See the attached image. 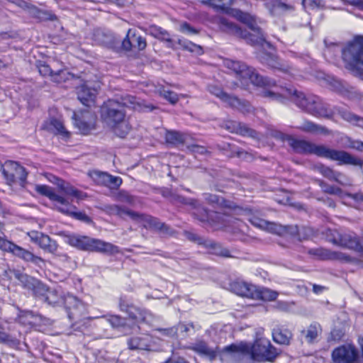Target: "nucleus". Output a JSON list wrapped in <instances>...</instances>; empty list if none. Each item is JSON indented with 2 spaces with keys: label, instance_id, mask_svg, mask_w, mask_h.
<instances>
[{
  "label": "nucleus",
  "instance_id": "nucleus-49",
  "mask_svg": "<svg viewBox=\"0 0 363 363\" xmlns=\"http://www.w3.org/2000/svg\"><path fill=\"white\" fill-rule=\"evenodd\" d=\"M319 185L321 187L323 191L331 195H340L342 193L341 189L339 187L329 185L323 181L319 182Z\"/></svg>",
  "mask_w": 363,
  "mask_h": 363
},
{
  "label": "nucleus",
  "instance_id": "nucleus-43",
  "mask_svg": "<svg viewBox=\"0 0 363 363\" xmlns=\"http://www.w3.org/2000/svg\"><path fill=\"white\" fill-rule=\"evenodd\" d=\"M165 140L167 143L177 145L184 143V137L177 131L168 130L165 134Z\"/></svg>",
  "mask_w": 363,
  "mask_h": 363
},
{
  "label": "nucleus",
  "instance_id": "nucleus-45",
  "mask_svg": "<svg viewBox=\"0 0 363 363\" xmlns=\"http://www.w3.org/2000/svg\"><path fill=\"white\" fill-rule=\"evenodd\" d=\"M299 128L303 131L317 133H324L325 129L322 126H319L312 122L306 121L304 122Z\"/></svg>",
  "mask_w": 363,
  "mask_h": 363
},
{
  "label": "nucleus",
  "instance_id": "nucleus-62",
  "mask_svg": "<svg viewBox=\"0 0 363 363\" xmlns=\"http://www.w3.org/2000/svg\"><path fill=\"white\" fill-rule=\"evenodd\" d=\"M158 330L160 331L162 333V335H166V336H169V337L174 336L177 333V327L158 329Z\"/></svg>",
  "mask_w": 363,
  "mask_h": 363
},
{
  "label": "nucleus",
  "instance_id": "nucleus-23",
  "mask_svg": "<svg viewBox=\"0 0 363 363\" xmlns=\"http://www.w3.org/2000/svg\"><path fill=\"white\" fill-rule=\"evenodd\" d=\"M188 238L191 240L196 241L199 245H204L209 252L212 254L229 257V251L226 249L223 248L219 244L214 242L211 240H207L202 238H199L197 235L194 233H189Z\"/></svg>",
  "mask_w": 363,
  "mask_h": 363
},
{
  "label": "nucleus",
  "instance_id": "nucleus-48",
  "mask_svg": "<svg viewBox=\"0 0 363 363\" xmlns=\"http://www.w3.org/2000/svg\"><path fill=\"white\" fill-rule=\"evenodd\" d=\"M179 43L183 46V48L185 50H189L191 52H194L197 55H201L203 53L202 48L200 45L193 43L191 41L184 40L182 43V41H180Z\"/></svg>",
  "mask_w": 363,
  "mask_h": 363
},
{
  "label": "nucleus",
  "instance_id": "nucleus-35",
  "mask_svg": "<svg viewBox=\"0 0 363 363\" xmlns=\"http://www.w3.org/2000/svg\"><path fill=\"white\" fill-rule=\"evenodd\" d=\"M313 254L321 259L345 260L348 261L349 257L339 252L331 251L327 249H316Z\"/></svg>",
  "mask_w": 363,
  "mask_h": 363
},
{
  "label": "nucleus",
  "instance_id": "nucleus-55",
  "mask_svg": "<svg viewBox=\"0 0 363 363\" xmlns=\"http://www.w3.org/2000/svg\"><path fill=\"white\" fill-rule=\"evenodd\" d=\"M303 4L305 7L314 9L323 7L324 6V0H303Z\"/></svg>",
  "mask_w": 363,
  "mask_h": 363
},
{
  "label": "nucleus",
  "instance_id": "nucleus-18",
  "mask_svg": "<svg viewBox=\"0 0 363 363\" xmlns=\"http://www.w3.org/2000/svg\"><path fill=\"white\" fill-rule=\"evenodd\" d=\"M127 344L132 350L151 351L155 347V340L149 334L133 336L128 340Z\"/></svg>",
  "mask_w": 363,
  "mask_h": 363
},
{
  "label": "nucleus",
  "instance_id": "nucleus-7",
  "mask_svg": "<svg viewBox=\"0 0 363 363\" xmlns=\"http://www.w3.org/2000/svg\"><path fill=\"white\" fill-rule=\"evenodd\" d=\"M65 242L78 250L100 253L116 254L118 246L104 240L74 233H63Z\"/></svg>",
  "mask_w": 363,
  "mask_h": 363
},
{
  "label": "nucleus",
  "instance_id": "nucleus-16",
  "mask_svg": "<svg viewBox=\"0 0 363 363\" xmlns=\"http://www.w3.org/2000/svg\"><path fill=\"white\" fill-rule=\"evenodd\" d=\"M357 357V350L352 345H344L338 347L332 353L334 363H354Z\"/></svg>",
  "mask_w": 363,
  "mask_h": 363
},
{
  "label": "nucleus",
  "instance_id": "nucleus-37",
  "mask_svg": "<svg viewBox=\"0 0 363 363\" xmlns=\"http://www.w3.org/2000/svg\"><path fill=\"white\" fill-rule=\"evenodd\" d=\"M321 332L320 325L317 323L311 324L307 329L303 330L301 334L304 335L308 343H313Z\"/></svg>",
  "mask_w": 363,
  "mask_h": 363
},
{
  "label": "nucleus",
  "instance_id": "nucleus-41",
  "mask_svg": "<svg viewBox=\"0 0 363 363\" xmlns=\"http://www.w3.org/2000/svg\"><path fill=\"white\" fill-rule=\"evenodd\" d=\"M340 114L344 120L363 128V118L346 110L340 111Z\"/></svg>",
  "mask_w": 363,
  "mask_h": 363
},
{
  "label": "nucleus",
  "instance_id": "nucleus-19",
  "mask_svg": "<svg viewBox=\"0 0 363 363\" xmlns=\"http://www.w3.org/2000/svg\"><path fill=\"white\" fill-rule=\"evenodd\" d=\"M189 349L211 361L214 360L218 354L221 358H223L225 354L228 355L230 358V354L229 353L223 352L224 348L220 352L218 347H216L215 349L211 348L203 340L196 341L189 347Z\"/></svg>",
  "mask_w": 363,
  "mask_h": 363
},
{
  "label": "nucleus",
  "instance_id": "nucleus-58",
  "mask_svg": "<svg viewBox=\"0 0 363 363\" xmlns=\"http://www.w3.org/2000/svg\"><path fill=\"white\" fill-rule=\"evenodd\" d=\"M273 3V6L274 9H279L281 11H288L293 9L291 5H289L284 2H282L279 0H272Z\"/></svg>",
  "mask_w": 363,
  "mask_h": 363
},
{
  "label": "nucleus",
  "instance_id": "nucleus-12",
  "mask_svg": "<svg viewBox=\"0 0 363 363\" xmlns=\"http://www.w3.org/2000/svg\"><path fill=\"white\" fill-rule=\"evenodd\" d=\"M327 239L334 245L351 249L363 254V245L355 235L341 233L337 230H329L327 233Z\"/></svg>",
  "mask_w": 363,
  "mask_h": 363
},
{
  "label": "nucleus",
  "instance_id": "nucleus-32",
  "mask_svg": "<svg viewBox=\"0 0 363 363\" xmlns=\"http://www.w3.org/2000/svg\"><path fill=\"white\" fill-rule=\"evenodd\" d=\"M255 285L241 281H235L230 284L231 290L238 296L252 298L255 293Z\"/></svg>",
  "mask_w": 363,
  "mask_h": 363
},
{
  "label": "nucleus",
  "instance_id": "nucleus-9",
  "mask_svg": "<svg viewBox=\"0 0 363 363\" xmlns=\"http://www.w3.org/2000/svg\"><path fill=\"white\" fill-rule=\"evenodd\" d=\"M224 65L231 69L238 77L242 79H249L253 84L264 86L269 90L272 87L277 88L276 82L268 77H264L257 73L252 67L243 62L227 59L224 61Z\"/></svg>",
  "mask_w": 363,
  "mask_h": 363
},
{
  "label": "nucleus",
  "instance_id": "nucleus-57",
  "mask_svg": "<svg viewBox=\"0 0 363 363\" xmlns=\"http://www.w3.org/2000/svg\"><path fill=\"white\" fill-rule=\"evenodd\" d=\"M179 30L188 35H196L198 33V30L192 28L188 23L181 24Z\"/></svg>",
  "mask_w": 363,
  "mask_h": 363
},
{
  "label": "nucleus",
  "instance_id": "nucleus-38",
  "mask_svg": "<svg viewBox=\"0 0 363 363\" xmlns=\"http://www.w3.org/2000/svg\"><path fill=\"white\" fill-rule=\"evenodd\" d=\"M274 342L281 345H289L292 338V333L288 329H274L272 332Z\"/></svg>",
  "mask_w": 363,
  "mask_h": 363
},
{
  "label": "nucleus",
  "instance_id": "nucleus-29",
  "mask_svg": "<svg viewBox=\"0 0 363 363\" xmlns=\"http://www.w3.org/2000/svg\"><path fill=\"white\" fill-rule=\"evenodd\" d=\"M59 211L67 215L74 219L83 221L84 223H90V218L84 212L77 211V208L70 204L67 199H65L64 203L57 206Z\"/></svg>",
  "mask_w": 363,
  "mask_h": 363
},
{
  "label": "nucleus",
  "instance_id": "nucleus-64",
  "mask_svg": "<svg viewBox=\"0 0 363 363\" xmlns=\"http://www.w3.org/2000/svg\"><path fill=\"white\" fill-rule=\"evenodd\" d=\"M190 150L195 154L203 155L207 152V150L205 147L198 145H191L190 147Z\"/></svg>",
  "mask_w": 363,
  "mask_h": 363
},
{
  "label": "nucleus",
  "instance_id": "nucleus-3",
  "mask_svg": "<svg viewBox=\"0 0 363 363\" xmlns=\"http://www.w3.org/2000/svg\"><path fill=\"white\" fill-rule=\"evenodd\" d=\"M274 90H264L262 95L272 101L283 102L286 98H290L299 108L308 113L318 117H330L333 112L318 96L306 94L296 89L272 87Z\"/></svg>",
  "mask_w": 363,
  "mask_h": 363
},
{
  "label": "nucleus",
  "instance_id": "nucleus-54",
  "mask_svg": "<svg viewBox=\"0 0 363 363\" xmlns=\"http://www.w3.org/2000/svg\"><path fill=\"white\" fill-rule=\"evenodd\" d=\"M294 305V302L279 301L276 302L274 307V308H276L278 311H284V312H289L291 310Z\"/></svg>",
  "mask_w": 363,
  "mask_h": 363
},
{
  "label": "nucleus",
  "instance_id": "nucleus-50",
  "mask_svg": "<svg viewBox=\"0 0 363 363\" xmlns=\"http://www.w3.org/2000/svg\"><path fill=\"white\" fill-rule=\"evenodd\" d=\"M113 328H121L125 325V320L119 315H108L104 317Z\"/></svg>",
  "mask_w": 363,
  "mask_h": 363
},
{
  "label": "nucleus",
  "instance_id": "nucleus-6",
  "mask_svg": "<svg viewBox=\"0 0 363 363\" xmlns=\"http://www.w3.org/2000/svg\"><path fill=\"white\" fill-rule=\"evenodd\" d=\"M45 302L53 306H64L70 320H77L84 314L85 306L76 296L60 289H50Z\"/></svg>",
  "mask_w": 363,
  "mask_h": 363
},
{
  "label": "nucleus",
  "instance_id": "nucleus-40",
  "mask_svg": "<svg viewBox=\"0 0 363 363\" xmlns=\"http://www.w3.org/2000/svg\"><path fill=\"white\" fill-rule=\"evenodd\" d=\"M6 323L0 321V342L7 343L12 345L18 344L16 337L8 334L6 331Z\"/></svg>",
  "mask_w": 363,
  "mask_h": 363
},
{
  "label": "nucleus",
  "instance_id": "nucleus-56",
  "mask_svg": "<svg viewBox=\"0 0 363 363\" xmlns=\"http://www.w3.org/2000/svg\"><path fill=\"white\" fill-rule=\"evenodd\" d=\"M121 184L122 179L121 177L109 174L107 186L110 188H118L121 185Z\"/></svg>",
  "mask_w": 363,
  "mask_h": 363
},
{
  "label": "nucleus",
  "instance_id": "nucleus-51",
  "mask_svg": "<svg viewBox=\"0 0 363 363\" xmlns=\"http://www.w3.org/2000/svg\"><path fill=\"white\" fill-rule=\"evenodd\" d=\"M318 170H319V172L323 177H326L327 179H328L331 181H333L334 179H336L335 177H337L338 175L337 172L333 170V169H331L328 167L324 166V165H321L320 167H319Z\"/></svg>",
  "mask_w": 363,
  "mask_h": 363
},
{
  "label": "nucleus",
  "instance_id": "nucleus-17",
  "mask_svg": "<svg viewBox=\"0 0 363 363\" xmlns=\"http://www.w3.org/2000/svg\"><path fill=\"white\" fill-rule=\"evenodd\" d=\"M27 235L32 242L38 245L45 252L53 255L57 252L58 245L49 235L38 231H30Z\"/></svg>",
  "mask_w": 363,
  "mask_h": 363
},
{
  "label": "nucleus",
  "instance_id": "nucleus-31",
  "mask_svg": "<svg viewBox=\"0 0 363 363\" xmlns=\"http://www.w3.org/2000/svg\"><path fill=\"white\" fill-rule=\"evenodd\" d=\"M188 204L195 209L193 213L195 216L201 222L209 221L213 218H220V214L217 212L209 213L206 209L201 207L197 200L189 199Z\"/></svg>",
  "mask_w": 363,
  "mask_h": 363
},
{
  "label": "nucleus",
  "instance_id": "nucleus-24",
  "mask_svg": "<svg viewBox=\"0 0 363 363\" xmlns=\"http://www.w3.org/2000/svg\"><path fill=\"white\" fill-rule=\"evenodd\" d=\"M248 220L254 226L262 230H266L272 233L281 234L285 230V228H283L281 225H279L274 223L268 222L254 215L250 216Z\"/></svg>",
  "mask_w": 363,
  "mask_h": 363
},
{
  "label": "nucleus",
  "instance_id": "nucleus-33",
  "mask_svg": "<svg viewBox=\"0 0 363 363\" xmlns=\"http://www.w3.org/2000/svg\"><path fill=\"white\" fill-rule=\"evenodd\" d=\"M19 323L25 326H35L39 324L41 316L33 311H21L18 316Z\"/></svg>",
  "mask_w": 363,
  "mask_h": 363
},
{
  "label": "nucleus",
  "instance_id": "nucleus-30",
  "mask_svg": "<svg viewBox=\"0 0 363 363\" xmlns=\"http://www.w3.org/2000/svg\"><path fill=\"white\" fill-rule=\"evenodd\" d=\"M39 73L44 77L50 76L53 82L61 83L68 79V72L65 69H60L54 72L49 65L40 63L38 66Z\"/></svg>",
  "mask_w": 363,
  "mask_h": 363
},
{
  "label": "nucleus",
  "instance_id": "nucleus-13",
  "mask_svg": "<svg viewBox=\"0 0 363 363\" xmlns=\"http://www.w3.org/2000/svg\"><path fill=\"white\" fill-rule=\"evenodd\" d=\"M1 172L9 185L18 184L20 186H24L27 172L25 168L18 162L6 161L1 167Z\"/></svg>",
  "mask_w": 363,
  "mask_h": 363
},
{
  "label": "nucleus",
  "instance_id": "nucleus-53",
  "mask_svg": "<svg viewBox=\"0 0 363 363\" xmlns=\"http://www.w3.org/2000/svg\"><path fill=\"white\" fill-rule=\"evenodd\" d=\"M116 199L118 201L131 204L134 202V198L130 195L127 191L121 190L116 195Z\"/></svg>",
  "mask_w": 363,
  "mask_h": 363
},
{
  "label": "nucleus",
  "instance_id": "nucleus-34",
  "mask_svg": "<svg viewBox=\"0 0 363 363\" xmlns=\"http://www.w3.org/2000/svg\"><path fill=\"white\" fill-rule=\"evenodd\" d=\"M35 190L40 195L47 196L51 201H55L57 203V206H60L62 203H64L65 202V199L63 196L55 193L52 191V189L49 186L43 184H37L35 186Z\"/></svg>",
  "mask_w": 363,
  "mask_h": 363
},
{
  "label": "nucleus",
  "instance_id": "nucleus-39",
  "mask_svg": "<svg viewBox=\"0 0 363 363\" xmlns=\"http://www.w3.org/2000/svg\"><path fill=\"white\" fill-rule=\"evenodd\" d=\"M146 31L148 34L152 35L153 37L165 40V41H170V38L169 33L162 29V28L157 26L155 25H151L147 29Z\"/></svg>",
  "mask_w": 363,
  "mask_h": 363
},
{
  "label": "nucleus",
  "instance_id": "nucleus-44",
  "mask_svg": "<svg viewBox=\"0 0 363 363\" xmlns=\"http://www.w3.org/2000/svg\"><path fill=\"white\" fill-rule=\"evenodd\" d=\"M89 175L98 184L107 186L109 174L99 171H93L90 172Z\"/></svg>",
  "mask_w": 363,
  "mask_h": 363
},
{
  "label": "nucleus",
  "instance_id": "nucleus-8",
  "mask_svg": "<svg viewBox=\"0 0 363 363\" xmlns=\"http://www.w3.org/2000/svg\"><path fill=\"white\" fill-rule=\"evenodd\" d=\"M103 210L108 215L118 216L121 218H123L124 216H128L132 220L141 223L146 229L159 231L164 234L169 233V227L165 223L160 221L157 218L151 216L140 214L126 208L114 204L106 205Z\"/></svg>",
  "mask_w": 363,
  "mask_h": 363
},
{
  "label": "nucleus",
  "instance_id": "nucleus-21",
  "mask_svg": "<svg viewBox=\"0 0 363 363\" xmlns=\"http://www.w3.org/2000/svg\"><path fill=\"white\" fill-rule=\"evenodd\" d=\"M9 253H11L13 255L23 259L25 262H31L36 266L40 267L41 264H44V260L40 257L35 255L30 251L23 248L21 246L16 245L15 243L13 244Z\"/></svg>",
  "mask_w": 363,
  "mask_h": 363
},
{
  "label": "nucleus",
  "instance_id": "nucleus-27",
  "mask_svg": "<svg viewBox=\"0 0 363 363\" xmlns=\"http://www.w3.org/2000/svg\"><path fill=\"white\" fill-rule=\"evenodd\" d=\"M6 276L11 280H17L26 289L30 290L36 283V279L21 272L19 270L11 269L6 271Z\"/></svg>",
  "mask_w": 363,
  "mask_h": 363
},
{
  "label": "nucleus",
  "instance_id": "nucleus-25",
  "mask_svg": "<svg viewBox=\"0 0 363 363\" xmlns=\"http://www.w3.org/2000/svg\"><path fill=\"white\" fill-rule=\"evenodd\" d=\"M77 98L86 106H90L94 103L97 94V89L84 84L77 88Z\"/></svg>",
  "mask_w": 363,
  "mask_h": 363
},
{
  "label": "nucleus",
  "instance_id": "nucleus-42",
  "mask_svg": "<svg viewBox=\"0 0 363 363\" xmlns=\"http://www.w3.org/2000/svg\"><path fill=\"white\" fill-rule=\"evenodd\" d=\"M49 289H50L47 288L45 284L38 279L36 280V283L34 284L33 288L30 289L35 296L43 301H45L47 292H48Z\"/></svg>",
  "mask_w": 363,
  "mask_h": 363
},
{
  "label": "nucleus",
  "instance_id": "nucleus-22",
  "mask_svg": "<svg viewBox=\"0 0 363 363\" xmlns=\"http://www.w3.org/2000/svg\"><path fill=\"white\" fill-rule=\"evenodd\" d=\"M122 46L126 50H130L132 48L143 50L147 46V43L145 38L137 35L135 31L129 29L125 38L122 42Z\"/></svg>",
  "mask_w": 363,
  "mask_h": 363
},
{
  "label": "nucleus",
  "instance_id": "nucleus-4",
  "mask_svg": "<svg viewBox=\"0 0 363 363\" xmlns=\"http://www.w3.org/2000/svg\"><path fill=\"white\" fill-rule=\"evenodd\" d=\"M263 333L259 329L253 345L241 342L239 345L232 344L224 347L223 352L230 354L231 359L249 357L252 361L272 362L279 354V351L274 347L268 339L258 337Z\"/></svg>",
  "mask_w": 363,
  "mask_h": 363
},
{
  "label": "nucleus",
  "instance_id": "nucleus-59",
  "mask_svg": "<svg viewBox=\"0 0 363 363\" xmlns=\"http://www.w3.org/2000/svg\"><path fill=\"white\" fill-rule=\"evenodd\" d=\"M13 242L0 237V250L9 252Z\"/></svg>",
  "mask_w": 363,
  "mask_h": 363
},
{
  "label": "nucleus",
  "instance_id": "nucleus-14",
  "mask_svg": "<svg viewBox=\"0 0 363 363\" xmlns=\"http://www.w3.org/2000/svg\"><path fill=\"white\" fill-rule=\"evenodd\" d=\"M208 89L211 94L220 99L228 106L237 108L242 112H249L250 111V106L248 104L242 101L235 96L224 92L220 87L211 84L208 86Z\"/></svg>",
  "mask_w": 363,
  "mask_h": 363
},
{
  "label": "nucleus",
  "instance_id": "nucleus-61",
  "mask_svg": "<svg viewBox=\"0 0 363 363\" xmlns=\"http://www.w3.org/2000/svg\"><path fill=\"white\" fill-rule=\"evenodd\" d=\"M347 147L359 152H363V142L359 140H349V145Z\"/></svg>",
  "mask_w": 363,
  "mask_h": 363
},
{
  "label": "nucleus",
  "instance_id": "nucleus-46",
  "mask_svg": "<svg viewBox=\"0 0 363 363\" xmlns=\"http://www.w3.org/2000/svg\"><path fill=\"white\" fill-rule=\"evenodd\" d=\"M158 92L160 96H162L172 104H175L179 100L177 94L174 91L166 90L164 88H160L158 90Z\"/></svg>",
  "mask_w": 363,
  "mask_h": 363
},
{
  "label": "nucleus",
  "instance_id": "nucleus-2",
  "mask_svg": "<svg viewBox=\"0 0 363 363\" xmlns=\"http://www.w3.org/2000/svg\"><path fill=\"white\" fill-rule=\"evenodd\" d=\"M125 107L138 111L153 109L152 106L143 104L141 101L130 95L122 97L121 101L108 100L105 103L101 108V116L114 133L120 138H125L130 130L125 117Z\"/></svg>",
  "mask_w": 363,
  "mask_h": 363
},
{
  "label": "nucleus",
  "instance_id": "nucleus-10",
  "mask_svg": "<svg viewBox=\"0 0 363 363\" xmlns=\"http://www.w3.org/2000/svg\"><path fill=\"white\" fill-rule=\"evenodd\" d=\"M252 16L255 19V28L252 29L249 26L248 28L255 32V34L250 33L247 30L241 29L238 25L225 18H219L218 25L222 30L236 37L243 38L249 44L263 45L266 43L267 45H269V43H267L265 40L264 33L257 26L255 17Z\"/></svg>",
  "mask_w": 363,
  "mask_h": 363
},
{
  "label": "nucleus",
  "instance_id": "nucleus-60",
  "mask_svg": "<svg viewBox=\"0 0 363 363\" xmlns=\"http://www.w3.org/2000/svg\"><path fill=\"white\" fill-rule=\"evenodd\" d=\"M106 38V35H105L100 30H96L94 33V40L99 44L106 43V40L105 39Z\"/></svg>",
  "mask_w": 363,
  "mask_h": 363
},
{
  "label": "nucleus",
  "instance_id": "nucleus-20",
  "mask_svg": "<svg viewBox=\"0 0 363 363\" xmlns=\"http://www.w3.org/2000/svg\"><path fill=\"white\" fill-rule=\"evenodd\" d=\"M85 116L88 118L87 121H84L78 113L74 112L72 116L74 126L84 135L94 129L96 120L94 113H87Z\"/></svg>",
  "mask_w": 363,
  "mask_h": 363
},
{
  "label": "nucleus",
  "instance_id": "nucleus-26",
  "mask_svg": "<svg viewBox=\"0 0 363 363\" xmlns=\"http://www.w3.org/2000/svg\"><path fill=\"white\" fill-rule=\"evenodd\" d=\"M6 276L11 280H17L26 289L30 290L36 283V279L21 272L19 270L11 269L6 271Z\"/></svg>",
  "mask_w": 363,
  "mask_h": 363
},
{
  "label": "nucleus",
  "instance_id": "nucleus-11",
  "mask_svg": "<svg viewBox=\"0 0 363 363\" xmlns=\"http://www.w3.org/2000/svg\"><path fill=\"white\" fill-rule=\"evenodd\" d=\"M203 4H207L217 11H221L229 16H233L241 23L247 25L250 28H255V19L252 15L242 11L231 8L233 0H199Z\"/></svg>",
  "mask_w": 363,
  "mask_h": 363
},
{
  "label": "nucleus",
  "instance_id": "nucleus-5",
  "mask_svg": "<svg viewBox=\"0 0 363 363\" xmlns=\"http://www.w3.org/2000/svg\"><path fill=\"white\" fill-rule=\"evenodd\" d=\"M290 145L294 150L300 153L313 154L320 157L337 161L339 165L350 164L353 166L362 167L363 160L352 156L344 150H338L330 148L324 145H316L315 143L297 140L287 136Z\"/></svg>",
  "mask_w": 363,
  "mask_h": 363
},
{
  "label": "nucleus",
  "instance_id": "nucleus-36",
  "mask_svg": "<svg viewBox=\"0 0 363 363\" xmlns=\"http://www.w3.org/2000/svg\"><path fill=\"white\" fill-rule=\"evenodd\" d=\"M278 296V293L267 288L257 289L255 286L253 299H260L265 301H274Z\"/></svg>",
  "mask_w": 363,
  "mask_h": 363
},
{
  "label": "nucleus",
  "instance_id": "nucleus-47",
  "mask_svg": "<svg viewBox=\"0 0 363 363\" xmlns=\"http://www.w3.org/2000/svg\"><path fill=\"white\" fill-rule=\"evenodd\" d=\"M50 125L55 129L57 133L60 134L65 137L69 136V132L66 130L62 122L59 119L52 118L50 121Z\"/></svg>",
  "mask_w": 363,
  "mask_h": 363
},
{
  "label": "nucleus",
  "instance_id": "nucleus-28",
  "mask_svg": "<svg viewBox=\"0 0 363 363\" xmlns=\"http://www.w3.org/2000/svg\"><path fill=\"white\" fill-rule=\"evenodd\" d=\"M223 127L230 133H235L243 136H250L255 138L257 133L255 130L250 128L245 124L238 123L234 121H228L224 122Z\"/></svg>",
  "mask_w": 363,
  "mask_h": 363
},
{
  "label": "nucleus",
  "instance_id": "nucleus-52",
  "mask_svg": "<svg viewBox=\"0 0 363 363\" xmlns=\"http://www.w3.org/2000/svg\"><path fill=\"white\" fill-rule=\"evenodd\" d=\"M61 190L67 195H71L77 198L80 197V192L75 189L72 186L68 184H65V182H62V184H58Z\"/></svg>",
  "mask_w": 363,
  "mask_h": 363
},
{
  "label": "nucleus",
  "instance_id": "nucleus-63",
  "mask_svg": "<svg viewBox=\"0 0 363 363\" xmlns=\"http://www.w3.org/2000/svg\"><path fill=\"white\" fill-rule=\"evenodd\" d=\"M204 199L210 203H219L220 199L218 196L210 194H203Z\"/></svg>",
  "mask_w": 363,
  "mask_h": 363
},
{
  "label": "nucleus",
  "instance_id": "nucleus-15",
  "mask_svg": "<svg viewBox=\"0 0 363 363\" xmlns=\"http://www.w3.org/2000/svg\"><path fill=\"white\" fill-rule=\"evenodd\" d=\"M119 307L121 311L126 312L129 318L138 323L151 325L155 320L154 315L150 311L133 305H127L122 300L120 301Z\"/></svg>",
  "mask_w": 363,
  "mask_h": 363
},
{
  "label": "nucleus",
  "instance_id": "nucleus-1",
  "mask_svg": "<svg viewBox=\"0 0 363 363\" xmlns=\"http://www.w3.org/2000/svg\"><path fill=\"white\" fill-rule=\"evenodd\" d=\"M323 55L330 62L335 63L339 55L344 62L345 67L354 75L363 79V37L357 36L346 45L333 41L330 38L324 40Z\"/></svg>",
  "mask_w": 363,
  "mask_h": 363
}]
</instances>
